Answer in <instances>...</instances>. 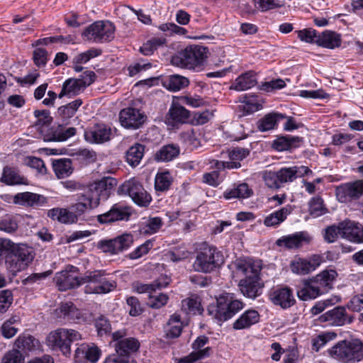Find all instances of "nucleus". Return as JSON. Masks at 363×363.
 Here are the masks:
<instances>
[{
	"label": "nucleus",
	"mask_w": 363,
	"mask_h": 363,
	"mask_svg": "<svg viewBox=\"0 0 363 363\" xmlns=\"http://www.w3.org/2000/svg\"><path fill=\"white\" fill-rule=\"evenodd\" d=\"M318 320L321 323H328L331 325L342 326L351 323L353 317L347 313L345 307L336 306L320 315Z\"/></svg>",
	"instance_id": "4468645a"
},
{
	"label": "nucleus",
	"mask_w": 363,
	"mask_h": 363,
	"mask_svg": "<svg viewBox=\"0 0 363 363\" xmlns=\"http://www.w3.org/2000/svg\"><path fill=\"white\" fill-rule=\"evenodd\" d=\"M337 276V273L336 271L333 269H325L317 274L313 279L324 294L327 292L329 289L332 288V284L335 280Z\"/></svg>",
	"instance_id": "c756f323"
},
{
	"label": "nucleus",
	"mask_w": 363,
	"mask_h": 363,
	"mask_svg": "<svg viewBox=\"0 0 363 363\" xmlns=\"http://www.w3.org/2000/svg\"><path fill=\"white\" fill-rule=\"evenodd\" d=\"M52 167L57 178L69 177L73 172L72 160L70 159H59L54 160Z\"/></svg>",
	"instance_id": "72a5a7b5"
},
{
	"label": "nucleus",
	"mask_w": 363,
	"mask_h": 363,
	"mask_svg": "<svg viewBox=\"0 0 363 363\" xmlns=\"http://www.w3.org/2000/svg\"><path fill=\"white\" fill-rule=\"evenodd\" d=\"M166 87L171 91H177L187 86L189 81L187 78L180 75H172L166 82Z\"/></svg>",
	"instance_id": "8fccbe9b"
},
{
	"label": "nucleus",
	"mask_w": 363,
	"mask_h": 363,
	"mask_svg": "<svg viewBox=\"0 0 363 363\" xmlns=\"http://www.w3.org/2000/svg\"><path fill=\"white\" fill-rule=\"evenodd\" d=\"M145 146L135 144L131 146L126 153V161L133 167L138 165L144 155Z\"/></svg>",
	"instance_id": "4c0bfd02"
},
{
	"label": "nucleus",
	"mask_w": 363,
	"mask_h": 363,
	"mask_svg": "<svg viewBox=\"0 0 363 363\" xmlns=\"http://www.w3.org/2000/svg\"><path fill=\"white\" fill-rule=\"evenodd\" d=\"M147 304L150 307L154 308H160L164 306L168 301V296L165 294H157L156 291L148 296Z\"/></svg>",
	"instance_id": "bf43d9fd"
},
{
	"label": "nucleus",
	"mask_w": 363,
	"mask_h": 363,
	"mask_svg": "<svg viewBox=\"0 0 363 363\" xmlns=\"http://www.w3.org/2000/svg\"><path fill=\"white\" fill-rule=\"evenodd\" d=\"M57 318L67 320H79L81 318L79 311L72 302L62 303L55 310Z\"/></svg>",
	"instance_id": "c85d7f7f"
},
{
	"label": "nucleus",
	"mask_w": 363,
	"mask_h": 363,
	"mask_svg": "<svg viewBox=\"0 0 363 363\" xmlns=\"http://www.w3.org/2000/svg\"><path fill=\"white\" fill-rule=\"evenodd\" d=\"M172 182L169 172L158 173L155 179V189L157 191H165L169 189Z\"/></svg>",
	"instance_id": "3c124183"
},
{
	"label": "nucleus",
	"mask_w": 363,
	"mask_h": 363,
	"mask_svg": "<svg viewBox=\"0 0 363 363\" xmlns=\"http://www.w3.org/2000/svg\"><path fill=\"white\" fill-rule=\"evenodd\" d=\"M74 38L69 35L66 37L62 35H57L53 37H47L39 39L36 41L35 45L33 43L31 45H48L49 44H74Z\"/></svg>",
	"instance_id": "49530a36"
},
{
	"label": "nucleus",
	"mask_w": 363,
	"mask_h": 363,
	"mask_svg": "<svg viewBox=\"0 0 363 363\" xmlns=\"http://www.w3.org/2000/svg\"><path fill=\"white\" fill-rule=\"evenodd\" d=\"M101 54V50L97 48H91L86 52H82L77 55L74 58V63L84 64L91 58L97 57Z\"/></svg>",
	"instance_id": "680f3d73"
},
{
	"label": "nucleus",
	"mask_w": 363,
	"mask_h": 363,
	"mask_svg": "<svg viewBox=\"0 0 363 363\" xmlns=\"http://www.w3.org/2000/svg\"><path fill=\"white\" fill-rule=\"evenodd\" d=\"M16 245L9 239L1 238L0 260L4 259L6 262L8 259V257H10L13 253Z\"/></svg>",
	"instance_id": "5fc2aeb1"
},
{
	"label": "nucleus",
	"mask_w": 363,
	"mask_h": 363,
	"mask_svg": "<svg viewBox=\"0 0 363 363\" xmlns=\"http://www.w3.org/2000/svg\"><path fill=\"white\" fill-rule=\"evenodd\" d=\"M208 341V337L205 335L198 337L192 343L191 357H194L197 360L209 357L211 353V348L206 347Z\"/></svg>",
	"instance_id": "bb28decb"
},
{
	"label": "nucleus",
	"mask_w": 363,
	"mask_h": 363,
	"mask_svg": "<svg viewBox=\"0 0 363 363\" xmlns=\"http://www.w3.org/2000/svg\"><path fill=\"white\" fill-rule=\"evenodd\" d=\"M2 363H23L24 357L20 350L13 349L6 352L2 358Z\"/></svg>",
	"instance_id": "e2e57ef3"
},
{
	"label": "nucleus",
	"mask_w": 363,
	"mask_h": 363,
	"mask_svg": "<svg viewBox=\"0 0 363 363\" xmlns=\"http://www.w3.org/2000/svg\"><path fill=\"white\" fill-rule=\"evenodd\" d=\"M133 242V236L123 234L112 240H102L97 243V247L104 252L118 254L128 249Z\"/></svg>",
	"instance_id": "ddd939ff"
},
{
	"label": "nucleus",
	"mask_w": 363,
	"mask_h": 363,
	"mask_svg": "<svg viewBox=\"0 0 363 363\" xmlns=\"http://www.w3.org/2000/svg\"><path fill=\"white\" fill-rule=\"evenodd\" d=\"M252 194V190L249 187L246 183H242L236 187L226 190L223 196L225 199H245L248 198Z\"/></svg>",
	"instance_id": "f704fd0d"
},
{
	"label": "nucleus",
	"mask_w": 363,
	"mask_h": 363,
	"mask_svg": "<svg viewBox=\"0 0 363 363\" xmlns=\"http://www.w3.org/2000/svg\"><path fill=\"white\" fill-rule=\"evenodd\" d=\"M82 104V100L77 99L66 106L60 107L58 108V113L62 118L68 119L75 114Z\"/></svg>",
	"instance_id": "6e6d98bb"
},
{
	"label": "nucleus",
	"mask_w": 363,
	"mask_h": 363,
	"mask_svg": "<svg viewBox=\"0 0 363 363\" xmlns=\"http://www.w3.org/2000/svg\"><path fill=\"white\" fill-rule=\"evenodd\" d=\"M121 125L126 128H138L145 121V116L133 108L123 109L119 116Z\"/></svg>",
	"instance_id": "2eb2a0df"
},
{
	"label": "nucleus",
	"mask_w": 363,
	"mask_h": 363,
	"mask_svg": "<svg viewBox=\"0 0 363 363\" xmlns=\"http://www.w3.org/2000/svg\"><path fill=\"white\" fill-rule=\"evenodd\" d=\"M14 345V349L20 350L24 356L28 352L39 349L40 342L30 335H22L17 338Z\"/></svg>",
	"instance_id": "a878e982"
},
{
	"label": "nucleus",
	"mask_w": 363,
	"mask_h": 363,
	"mask_svg": "<svg viewBox=\"0 0 363 363\" xmlns=\"http://www.w3.org/2000/svg\"><path fill=\"white\" fill-rule=\"evenodd\" d=\"M179 147L177 145H164L155 154V160L160 162L171 161L179 155Z\"/></svg>",
	"instance_id": "c9c22d12"
},
{
	"label": "nucleus",
	"mask_w": 363,
	"mask_h": 363,
	"mask_svg": "<svg viewBox=\"0 0 363 363\" xmlns=\"http://www.w3.org/2000/svg\"><path fill=\"white\" fill-rule=\"evenodd\" d=\"M223 263V253L216 247L205 244L197 252L193 267L196 272L209 273L219 268Z\"/></svg>",
	"instance_id": "423d86ee"
},
{
	"label": "nucleus",
	"mask_w": 363,
	"mask_h": 363,
	"mask_svg": "<svg viewBox=\"0 0 363 363\" xmlns=\"http://www.w3.org/2000/svg\"><path fill=\"white\" fill-rule=\"evenodd\" d=\"M301 138L295 136H282L273 143V147L278 151L288 150L299 145Z\"/></svg>",
	"instance_id": "473e14b6"
},
{
	"label": "nucleus",
	"mask_w": 363,
	"mask_h": 363,
	"mask_svg": "<svg viewBox=\"0 0 363 363\" xmlns=\"http://www.w3.org/2000/svg\"><path fill=\"white\" fill-rule=\"evenodd\" d=\"M335 195L341 203H351L359 199L363 195V180H357L338 186Z\"/></svg>",
	"instance_id": "9b49d317"
},
{
	"label": "nucleus",
	"mask_w": 363,
	"mask_h": 363,
	"mask_svg": "<svg viewBox=\"0 0 363 363\" xmlns=\"http://www.w3.org/2000/svg\"><path fill=\"white\" fill-rule=\"evenodd\" d=\"M20 318L18 315H13L6 320L1 326V334L7 338L13 337L18 331Z\"/></svg>",
	"instance_id": "79ce46f5"
},
{
	"label": "nucleus",
	"mask_w": 363,
	"mask_h": 363,
	"mask_svg": "<svg viewBox=\"0 0 363 363\" xmlns=\"http://www.w3.org/2000/svg\"><path fill=\"white\" fill-rule=\"evenodd\" d=\"M183 328V324L181 321L180 315L173 314L171 315L166 329V336L167 338H177L181 333Z\"/></svg>",
	"instance_id": "e433bc0d"
},
{
	"label": "nucleus",
	"mask_w": 363,
	"mask_h": 363,
	"mask_svg": "<svg viewBox=\"0 0 363 363\" xmlns=\"http://www.w3.org/2000/svg\"><path fill=\"white\" fill-rule=\"evenodd\" d=\"M296 33L300 40L306 43H316V40L318 38L316 31L313 28L297 30Z\"/></svg>",
	"instance_id": "69168bd1"
},
{
	"label": "nucleus",
	"mask_w": 363,
	"mask_h": 363,
	"mask_svg": "<svg viewBox=\"0 0 363 363\" xmlns=\"http://www.w3.org/2000/svg\"><path fill=\"white\" fill-rule=\"evenodd\" d=\"M112 135L111 129L105 124H97L84 133V138L91 143L101 144L108 141Z\"/></svg>",
	"instance_id": "dca6fc26"
},
{
	"label": "nucleus",
	"mask_w": 363,
	"mask_h": 363,
	"mask_svg": "<svg viewBox=\"0 0 363 363\" xmlns=\"http://www.w3.org/2000/svg\"><path fill=\"white\" fill-rule=\"evenodd\" d=\"M284 118V116L281 113H268L258 121V128L262 132L272 130L277 125V121Z\"/></svg>",
	"instance_id": "a19ab883"
},
{
	"label": "nucleus",
	"mask_w": 363,
	"mask_h": 363,
	"mask_svg": "<svg viewBox=\"0 0 363 363\" xmlns=\"http://www.w3.org/2000/svg\"><path fill=\"white\" fill-rule=\"evenodd\" d=\"M310 213L314 217L325 214L327 211L323 206V201L320 197L313 198L309 202Z\"/></svg>",
	"instance_id": "052dcab7"
},
{
	"label": "nucleus",
	"mask_w": 363,
	"mask_h": 363,
	"mask_svg": "<svg viewBox=\"0 0 363 363\" xmlns=\"http://www.w3.org/2000/svg\"><path fill=\"white\" fill-rule=\"evenodd\" d=\"M201 304L196 298H189L182 301V310L186 313H200Z\"/></svg>",
	"instance_id": "338daca9"
},
{
	"label": "nucleus",
	"mask_w": 363,
	"mask_h": 363,
	"mask_svg": "<svg viewBox=\"0 0 363 363\" xmlns=\"http://www.w3.org/2000/svg\"><path fill=\"white\" fill-rule=\"evenodd\" d=\"M130 213L128 208L118 204H115L112 208L103 214L98 216V221L101 223H108L122 220H128Z\"/></svg>",
	"instance_id": "aec40b11"
},
{
	"label": "nucleus",
	"mask_w": 363,
	"mask_h": 363,
	"mask_svg": "<svg viewBox=\"0 0 363 363\" xmlns=\"http://www.w3.org/2000/svg\"><path fill=\"white\" fill-rule=\"evenodd\" d=\"M310 238L307 233L299 232L287 236L281 237L276 242L279 246H284L289 249L298 248L303 242H308Z\"/></svg>",
	"instance_id": "5701e85b"
},
{
	"label": "nucleus",
	"mask_w": 363,
	"mask_h": 363,
	"mask_svg": "<svg viewBox=\"0 0 363 363\" xmlns=\"http://www.w3.org/2000/svg\"><path fill=\"white\" fill-rule=\"evenodd\" d=\"M120 191L128 194L139 206H145L151 201V196L144 189L142 184L135 179L125 182L120 187Z\"/></svg>",
	"instance_id": "9d476101"
},
{
	"label": "nucleus",
	"mask_w": 363,
	"mask_h": 363,
	"mask_svg": "<svg viewBox=\"0 0 363 363\" xmlns=\"http://www.w3.org/2000/svg\"><path fill=\"white\" fill-rule=\"evenodd\" d=\"M1 182L8 185H16L25 184V178L20 175L18 172L10 167L4 168Z\"/></svg>",
	"instance_id": "ea45409f"
},
{
	"label": "nucleus",
	"mask_w": 363,
	"mask_h": 363,
	"mask_svg": "<svg viewBox=\"0 0 363 363\" xmlns=\"http://www.w3.org/2000/svg\"><path fill=\"white\" fill-rule=\"evenodd\" d=\"M7 269L13 274L16 273L26 269L28 265L26 262L21 261L17 256L13 253L8 257V259L5 262Z\"/></svg>",
	"instance_id": "603ef678"
},
{
	"label": "nucleus",
	"mask_w": 363,
	"mask_h": 363,
	"mask_svg": "<svg viewBox=\"0 0 363 363\" xmlns=\"http://www.w3.org/2000/svg\"><path fill=\"white\" fill-rule=\"evenodd\" d=\"M234 265L238 272L245 275L238 284L241 293L247 298L255 299L261 294L264 286L259 277L262 266L261 260L238 259Z\"/></svg>",
	"instance_id": "f03ea898"
},
{
	"label": "nucleus",
	"mask_w": 363,
	"mask_h": 363,
	"mask_svg": "<svg viewBox=\"0 0 363 363\" xmlns=\"http://www.w3.org/2000/svg\"><path fill=\"white\" fill-rule=\"evenodd\" d=\"M272 301L282 308H288L295 303V299L290 289L288 287L275 289L271 294Z\"/></svg>",
	"instance_id": "4be33fe9"
},
{
	"label": "nucleus",
	"mask_w": 363,
	"mask_h": 363,
	"mask_svg": "<svg viewBox=\"0 0 363 363\" xmlns=\"http://www.w3.org/2000/svg\"><path fill=\"white\" fill-rule=\"evenodd\" d=\"M84 89V88L79 79H69L65 82L59 97L62 98L64 95L67 94L75 96L81 93Z\"/></svg>",
	"instance_id": "37998d69"
},
{
	"label": "nucleus",
	"mask_w": 363,
	"mask_h": 363,
	"mask_svg": "<svg viewBox=\"0 0 363 363\" xmlns=\"http://www.w3.org/2000/svg\"><path fill=\"white\" fill-rule=\"evenodd\" d=\"M82 339L81 334L73 329L59 328L50 333L48 344L52 349H60L65 355L71 352V344Z\"/></svg>",
	"instance_id": "1a4fd4ad"
},
{
	"label": "nucleus",
	"mask_w": 363,
	"mask_h": 363,
	"mask_svg": "<svg viewBox=\"0 0 363 363\" xmlns=\"http://www.w3.org/2000/svg\"><path fill=\"white\" fill-rule=\"evenodd\" d=\"M106 186V182L102 180L94 183L82 195L79 201L70 207L68 212L71 213L74 217V223L77 220V216L84 213L87 209L98 206L100 197L104 195L107 196L108 193Z\"/></svg>",
	"instance_id": "7ed1b4c3"
},
{
	"label": "nucleus",
	"mask_w": 363,
	"mask_h": 363,
	"mask_svg": "<svg viewBox=\"0 0 363 363\" xmlns=\"http://www.w3.org/2000/svg\"><path fill=\"white\" fill-rule=\"evenodd\" d=\"M310 264L308 260L296 257L291 262L290 267L291 271L297 274L305 275L311 272Z\"/></svg>",
	"instance_id": "864d4df0"
},
{
	"label": "nucleus",
	"mask_w": 363,
	"mask_h": 363,
	"mask_svg": "<svg viewBox=\"0 0 363 363\" xmlns=\"http://www.w3.org/2000/svg\"><path fill=\"white\" fill-rule=\"evenodd\" d=\"M116 28L109 21H97L82 32L84 39L95 43H108L114 38Z\"/></svg>",
	"instance_id": "6e6552de"
},
{
	"label": "nucleus",
	"mask_w": 363,
	"mask_h": 363,
	"mask_svg": "<svg viewBox=\"0 0 363 363\" xmlns=\"http://www.w3.org/2000/svg\"><path fill=\"white\" fill-rule=\"evenodd\" d=\"M257 84L256 74L253 71H248L237 77L233 84L231 89L238 91H245Z\"/></svg>",
	"instance_id": "b1692460"
},
{
	"label": "nucleus",
	"mask_w": 363,
	"mask_h": 363,
	"mask_svg": "<svg viewBox=\"0 0 363 363\" xmlns=\"http://www.w3.org/2000/svg\"><path fill=\"white\" fill-rule=\"evenodd\" d=\"M342 230V238L351 242H363V226L351 220H344L340 223Z\"/></svg>",
	"instance_id": "f3484780"
},
{
	"label": "nucleus",
	"mask_w": 363,
	"mask_h": 363,
	"mask_svg": "<svg viewBox=\"0 0 363 363\" xmlns=\"http://www.w3.org/2000/svg\"><path fill=\"white\" fill-rule=\"evenodd\" d=\"M318 45H340L342 40L340 35L331 30H325L321 35H318L316 40Z\"/></svg>",
	"instance_id": "a18cd8bd"
},
{
	"label": "nucleus",
	"mask_w": 363,
	"mask_h": 363,
	"mask_svg": "<svg viewBox=\"0 0 363 363\" xmlns=\"http://www.w3.org/2000/svg\"><path fill=\"white\" fill-rule=\"evenodd\" d=\"M331 357L343 363H354L363 359V342L357 339L342 340L328 350Z\"/></svg>",
	"instance_id": "39448f33"
},
{
	"label": "nucleus",
	"mask_w": 363,
	"mask_h": 363,
	"mask_svg": "<svg viewBox=\"0 0 363 363\" xmlns=\"http://www.w3.org/2000/svg\"><path fill=\"white\" fill-rule=\"evenodd\" d=\"M112 339L117 354L127 356L138 351L140 347L139 341L135 337H125L126 332L121 330L112 333Z\"/></svg>",
	"instance_id": "f8f14e48"
},
{
	"label": "nucleus",
	"mask_w": 363,
	"mask_h": 363,
	"mask_svg": "<svg viewBox=\"0 0 363 363\" xmlns=\"http://www.w3.org/2000/svg\"><path fill=\"white\" fill-rule=\"evenodd\" d=\"M259 314L255 310H247L243 313L233 323L235 330H243L259 322Z\"/></svg>",
	"instance_id": "cd10ccee"
},
{
	"label": "nucleus",
	"mask_w": 363,
	"mask_h": 363,
	"mask_svg": "<svg viewBox=\"0 0 363 363\" xmlns=\"http://www.w3.org/2000/svg\"><path fill=\"white\" fill-rule=\"evenodd\" d=\"M18 228V220L16 216L7 214L0 219V230L8 234H13Z\"/></svg>",
	"instance_id": "c03bdc74"
},
{
	"label": "nucleus",
	"mask_w": 363,
	"mask_h": 363,
	"mask_svg": "<svg viewBox=\"0 0 363 363\" xmlns=\"http://www.w3.org/2000/svg\"><path fill=\"white\" fill-rule=\"evenodd\" d=\"M75 134V128H65L62 125H58L45 136V140L48 141H65Z\"/></svg>",
	"instance_id": "7c9ffc66"
},
{
	"label": "nucleus",
	"mask_w": 363,
	"mask_h": 363,
	"mask_svg": "<svg viewBox=\"0 0 363 363\" xmlns=\"http://www.w3.org/2000/svg\"><path fill=\"white\" fill-rule=\"evenodd\" d=\"M13 254L29 265L34 258L33 250L23 244H17Z\"/></svg>",
	"instance_id": "09e8293b"
},
{
	"label": "nucleus",
	"mask_w": 363,
	"mask_h": 363,
	"mask_svg": "<svg viewBox=\"0 0 363 363\" xmlns=\"http://www.w3.org/2000/svg\"><path fill=\"white\" fill-rule=\"evenodd\" d=\"M162 223V220L160 218H150L144 223L140 232L144 234H154L161 228Z\"/></svg>",
	"instance_id": "13d9d810"
},
{
	"label": "nucleus",
	"mask_w": 363,
	"mask_h": 363,
	"mask_svg": "<svg viewBox=\"0 0 363 363\" xmlns=\"http://www.w3.org/2000/svg\"><path fill=\"white\" fill-rule=\"evenodd\" d=\"M95 327L99 336L110 334L111 331V324L106 318L100 317L96 320Z\"/></svg>",
	"instance_id": "774afa93"
},
{
	"label": "nucleus",
	"mask_w": 363,
	"mask_h": 363,
	"mask_svg": "<svg viewBox=\"0 0 363 363\" xmlns=\"http://www.w3.org/2000/svg\"><path fill=\"white\" fill-rule=\"evenodd\" d=\"M189 116V111L179 103L173 102L167 114V123L172 125L185 123Z\"/></svg>",
	"instance_id": "412c9836"
},
{
	"label": "nucleus",
	"mask_w": 363,
	"mask_h": 363,
	"mask_svg": "<svg viewBox=\"0 0 363 363\" xmlns=\"http://www.w3.org/2000/svg\"><path fill=\"white\" fill-rule=\"evenodd\" d=\"M169 279L168 277H160V279L150 284H138L135 286V289L138 293H148L149 295H150L151 293L166 287L169 284Z\"/></svg>",
	"instance_id": "58836bf2"
},
{
	"label": "nucleus",
	"mask_w": 363,
	"mask_h": 363,
	"mask_svg": "<svg viewBox=\"0 0 363 363\" xmlns=\"http://www.w3.org/2000/svg\"><path fill=\"white\" fill-rule=\"evenodd\" d=\"M340 236L342 238V230L340 228V223L338 225H333L325 229L324 238L328 242H335Z\"/></svg>",
	"instance_id": "0e129e2a"
},
{
	"label": "nucleus",
	"mask_w": 363,
	"mask_h": 363,
	"mask_svg": "<svg viewBox=\"0 0 363 363\" xmlns=\"http://www.w3.org/2000/svg\"><path fill=\"white\" fill-rule=\"evenodd\" d=\"M292 208L291 206H286L281 208L269 216L264 220V224L267 227H272L279 225L284 221L286 217L291 213Z\"/></svg>",
	"instance_id": "2f4dec72"
},
{
	"label": "nucleus",
	"mask_w": 363,
	"mask_h": 363,
	"mask_svg": "<svg viewBox=\"0 0 363 363\" xmlns=\"http://www.w3.org/2000/svg\"><path fill=\"white\" fill-rule=\"evenodd\" d=\"M77 267L68 266L65 270L55 274L54 281L60 291H66L85 284L86 294H99L108 293L116 286V282L104 277L101 271L86 272L81 278L77 277Z\"/></svg>",
	"instance_id": "f257e3e1"
},
{
	"label": "nucleus",
	"mask_w": 363,
	"mask_h": 363,
	"mask_svg": "<svg viewBox=\"0 0 363 363\" xmlns=\"http://www.w3.org/2000/svg\"><path fill=\"white\" fill-rule=\"evenodd\" d=\"M323 294L321 289L313 279L305 281L297 291L298 297L303 301L315 298Z\"/></svg>",
	"instance_id": "393cba45"
},
{
	"label": "nucleus",
	"mask_w": 363,
	"mask_h": 363,
	"mask_svg": "<svg viewBox=\"0 0 363 363\" xmlns=\"http://www.w3.org/2000/svg\"><path fill=\"white\" fill-rule=\"evenodd\" d=\"M48 216L53 220H57L63 223H73V216L71 213L68 212L65 208H52L48 213Z\"/></svg>",
	"instance_id": "de8ad7c7"
},
{
	"label": "nucleus",
	"mask_w": 363,
	"mask_h": 363,
	"mask_svg": "<svg viewBox=\"0 0 363 363\" xmlns=\"http://www.w3.org/2000/svg\"><path fill=\"white\" fill-rule=\"evenodd\" d=\"M101 355V350L94 344H82L75 350L74 357L77 362L86 359L92 363L96 362Z\"/></svg>",
	"instance_id": "6ab92c4d"
},
{
	"label": "nucleus",
	"mask_w": 363,
	"mask_h": 363,
	"mask_svg": "<svg viewBox=\"0 0 363 363\" xmlns=\"http://www.w3.org/2000/svg\"><path fill=\"white\" fill-rule=\"evenodd\" d=\"M262 177L265 184L270 189H279L281 183L277 172L264 171L262 172Z\"/></svg>",
	"instance_id": "4d7b16f0"
},
{
	"label": "nucleus",
	"mask_w": 363,
	"mask_h": 363,
	"mask_svg": "<svg viewBox=\"0 0 363 363\" xmlns=\"http://www.w3.org/2000/svg\"><path fill=\"white\" fill-rule=\"evenodd\" d=\"M211 55L207 47H186L185 49L172 56V65L194 69L202 65Z\"/></svg>",
	"instance_id": "20e7f679"
},
{
	"label": "nucleus",
	"mask_w": 363,
	"mask_h": 363,
	"mask_svg": "<svg viewBox=\"0 0 363 363\" xmlns=\"http://www.w3.org/2000/svg\"><path fill=\"white\" fill-rule=\"evenodd\" d=\"M216 302V306L209 308L208 312L220 321L231 318L244 307V303L230 293L220 295Z\"/></svg>",
	"instance_id": "0eeeda50"
},
{
	"label": "nucleus",
	"mask_w": 363,
	"mask_h": 363,
	"mask_svg": "<svg viewBox=\"0 0 363 363\" xmlns=\"http://www.w3.org/2000/svg\"><path fill=\"white\" fill-rule=\"evenodd\" d=\"M13 202L23 206L40 207L47 203L48 198L40 194L26 191L16 194Z\"/></svg>",
	"instance_id": "a211bd4d"
}]
</instances>
